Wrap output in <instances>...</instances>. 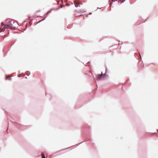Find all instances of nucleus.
I'll return each mask as SVG.
<instances>
[{
  "label": "nucleus",
  "mask_w": 158,
  "mask_h": 158,
  "mask_svg": "<svg viewBox=\"0 0 158 158\" xmlns=\"http://www.w3.org/2000/svg\"><path fill=\"white\" fill-rule=\"evenodd\" d=\"M6 28H9L11 30H15L16 29V27H13V24L11 23L10 25L6 24L5 27L2 29H1V32L4 31Z\"/></svg>",
  "instance_id": "obj_1"
},
{
  "label": "nucleus",
  "mask_w": 158,
  "mask_h": 158,
  "mask_svg": "<svg viewBox=\"0 0 158 158\" xmlns=\"http://www.w3.org/2000/svg\"><path fill=\"white\" fill-rule=\"evenodd\" d=\"M107 68H106L105 73H104L103 74H102V72H101V75L102 76V78H104L106 76V73L107 72Z\"/></svg>",
  "instance_id": "obj_2"
},
{
  "label": "nucleus",
  "mask_w": 158,
  "mask_h": 158,
  "mask_svg": "<svg viewBox=\"0 0 158 158\" xmlns=\"http://www.w3.org/2000/svg\"><path fill=\"white\" fill-rule=\"evenodd\" d=\"M96 79H102V76L101 74L98 75L96 76Z\"/></svg>",
  "instance_id": "obj_3"
},
{
  "label": "nucleus",
  "mask_w": 158,
  "mask_h": 158,
  "mask_svg": "<svg viewBox=\"0 0 158 158\" xmlns=\"http://www.w3.org/2000/svg\"><path fill=\"white\" fill-rule=\"evenodd\" d=\"M74 5H75V6L76 7H77L78 6H79V3H77V2H74Z\"/></svg>",
  "instance_id": "obj_4"
},
{
  "label": "nucleus",
  "mask_w": 158,
  "mask_h": 158,
  "mask_svg": "<svg viewBox=\"0 0 158 158\" xmlns=\"http://www.w3.org/2000/svg\"><path fill=\"white\" fill-rule=\"evenodd\" d=\"M41 158H46L44 154V153L42 154Z\"/></svg>",
  "instance_id": "obj_5"
},
{
  "label": "nucleus",
  "mask_w": 158,
  "mask_h": 158,
  "mask_svg": "<svg viewBox=\"0 0 158 158\" xmlns=\"http://www.w3.org/2000/svg\"><path fill=\"white\" fill-rule=\"evenodd\" d=\"M26 74L27 76H28L30 74V72L29 71H27L26 72Z\"/></svg>",
  "instance_id": "obj_6"
},
{
  "label": "nucleus",
  "mask_w": 158,
  "mask_h": 158,
  "mask_svg": "<svg viewBox=\"0 0 158 158\" xmlns=\"http://www.w3.org/2000/svg\"><path fill=\"white\" fill-rule=\"evenodd\" d=\"M64 7V5L60 6H59L56 9L57 10H58L59 8H63V7Z\"/></svg>",
  "instance_id": "obj_7"
},
{
  "label": "nucleus",
  "mask_w": 158,
  "mask_h": 158,
  "mask_svg": "<svg viewBox=\"0 0 158 158\" xmlns=\"http://www.w3.org/2000/svg\"><path fill=\"white\" fill-rule=\"evenodd\" d=\"M12 22L11 21H9L6 24L10 25V24Z\"/></svg>",
  "instance_id": "obj_8"
},
{
  "label": "nucleus",
  "mask_w": 158,
  "mask_h": 158,
  "mask_svg": "<svg viewBox=\"0 0 158 158\" xmlns=\"http://www.w3.org/2000/svg\"><path fill=\"white\" fill-rule=\"evenodd\" d=\"M52 10H49L47 12V13H46V14H48V13H51V12Z\"/></svg>",
  "instance_id": "obj_9"
},
{
  "label": "nucleus",
  "mask_w": 158,
  "mask_h": 158,
  "mask_svg": "<svg viewBox=\"0 0 158 158\" xmlns=\"http://www.w3.org/2000/svg\"><path fill=\"white\" fill-rule=\"evenodd\" d=\"M5 25H4L3 23H1V28L2 27V26H4Z\"/></svg>",
  "instance_id": "obj_10"
},
{
  "label": "nucleus",
  "mask_w": 158,
  "mask_h": 158,
  "mask_svg": "<svg viewBox=\"0 0 158 158\" xmlns=\"http://www.w3.org/2000/svg\"><path fill=\"white\" fill-rule=\"evenodd\" d=\"M46 17H44L43 19H42V20H40L39 21V23L41 22L42 21L44 20L45 19Z\"/></svg>",
  "instance_id": "obj_11"
},
{
  "label": "nucleus",
  "mask_w": 158,
  "mask_h": 158,
  "mask_svg": "<svg viewBox=\"0 0 158 158\" xmlns=\"http://www.w3.org/2000/svg\"><path fill=\"white\" fill-rule=\"evenodd\" d=\"M66 6H70V4H69V3H67V4H66Z\"/></svg>",
  "instance_id": "obj_12"
},
{
  "label": "nucleus",
  "mask_w": 158,
  "mask_h": 158,
  "mask_svg": "<svg viewBox=\"0 0 158 158\" xmlns=\"http://www.w3.org/2000/svg\"><path fill=\"white\" fill-rule=\"evenodd\" d=\"M139 53V55L140 57V60H141V59H142V58H141V56L140 54Z\"/></svg>",
  "instance_id": "obj_13"
},
{
  "label": "nucleus",
  "mask_w": 158,
  "mask_h": 158,
  "mask_svg": "<svg viewBox=\"0 0 158 158\" xmlns=\"http://www.w3.org/2000/svg\"><path fill=\"white\" fill-rule=\"evenodd\" d=\"M8 79V78L7 77H6V78H5V80H7Z\"/></svg>",
  "instance_id": "obj_14"
},
{
  "label": "nucleus",
  "mask_w": 158,
  "mask_h": 158,
  "mask_svg": "<svg viewBox=\"0 0 158 158\" xmlns=\"http://www.w3.org/2000/svg\"><path fill=\"white\" fill-rule=\"evenodd\" d=\"M68 148H65V149H64L62 150L61 151H62V150H66V149H68Z\"/></svg>",
  "instance_id": "obj_15"
},
{
  "label": "nucleus",
  "mask_w": 158,
  "mask_h": 158,
  "mask_svg": "<svg viewBox=\"0 0 158 158\" xmlns=\"http://www.w3.org/2000/svg\"><path fill=\"white\" fill-rule=\"evenodd\" d=\"M80 3H79V4H82V3L81 2H80V1H79Z\"/></svg>",
  "instance_id": "obj_16"
},
{
  "label": "nucleus",
  "mask_w": 158,
  "mask_h": 158,
  "mask_svg": "<svg viewBox=\"0 0 158 158\" xmlns=\"http://www.w3.org/2000/svg\"><path fill=\"white\" fill-rule=\"evenodd\" d=\"M112 2H111V3H110V6H111V5L112 4Z\"/></svg>",
  "instance_id": "obj_17"
},
{
  "label": "nucleus",
  "mask_w": 158,
  "mask_h": 158,
  "mask_svg": "<svg viewBox=\"0 0 158 158\" xmlns=\"http://www.w3.org/2000/svg\"><path fill=\"white\" fill-rule=\"evenodd\" d=\"M30 24V25H31L32 23H31V21H30L29 22Z\"/></svg>",
  "instance_id": "obj_18"
},
{
  "label": "nucleus",
  "mask_w": 158,
  "mask_h": 158,
  "mask_svg": "<svg viewBox=\"0 0 158 158\" xmlns=\"http://www.w3.org/2000/svg\"><path fill=\"white\" fill-rule=\"evenodd\" d=\"M116 1H117V0H113V2H114Z\"/></svg>",
  "instance_id": "obj_19"
},
{
  "label": "nucleus",
  "mask_w": 158,
  "mask_h": 158,
  "mask_svg": "<svg viewBox=\"0 0 158 158\" xmlns=\"http://www.w3.org/2000/svg\"><path fill=\"white\" fill-rule=\"evenodd\" d=\"M18 77H21L20 76V75H18Z\"/></svg>",
  "instance_id": "obj_20"
},
{
  "label": "nucleus",
  "mask_w": 158,
  "mask_h": 158,
  "mask_svg": "<svg viewBox=\"0 0 158 158\" xmlns=\"http://www.w3.org/2000/svg\"><path fill=\"white\" fill-rule=\"evenodd\" d=\"M40 10H37V11H36V12H40Z\"/></svg>",
  "instance_id": "obj_21"
},
{
  "label": "nucleus",
  "mask_w": 158,
  "mask_h": 158,
  "mask_svg": "<svg viewBox=\"0 0 158 158\" xmlns=\"http://www.w3.org/2000/svg\"><path fill=\"white\" fill-rule=\"evenodd\" d=\"M85 130H84V131H83V132H84V133H86V132H85Z\"/></svg>",
  "instance_id": "obj_22"
},
{
  "label": "nucleus",
  "mask_w": 158,
  "mask_h": 158,
  "mask_svg": "<svg viewBox=\"0 0 158 158\" xmlns=\"http://www.w3.org/2000/svg\"><path fill=\"white\" fill-rule=\"evenodd\" d=\"M91 14H92V13L91 12V13H89V15H91Z\"/></svg>",
  "instance_id": "obj_23"
},
{
  "label": "nucleus",
  "mask_w": 158,
  "mask_h": 158,
  "mask_svg": "<svg viewBox=\"0 0 158 158\" xmlns=\"http://www.w3.org/2000/svg\"><path fill=\"white\" fill-rule=\"evenodd\" d=\"M11 78H10L9 79V80H11Z\"/></svg>",
  "instance_id": "obj_24"
},
{
  "label": "nucleus",
  "mask_w": 158,
  "mask_h": 158,
  "mask_svg": "<svg viewBox=\"0 0 158 158\" xmlns=\"http://www.w3.org/2000/svg\"><path fill=\"white\" fill-rule=\"evenodd\" d=\"M26 28H27V27H26V28H25V29H24V30H26Z\"/></svg>",
  "instance_id": "obj_25"
},
{
  "label": "nucleus",
  "mask_w": 158,
  "mask_h": 158,
  "mask_svg": "<svg viewBox=\"0 0 158 158\" xmlns=\"http://www.w3.org/2000/svg\"><path fill=\"white\" fill-rule=\"evenodd\" d=\"M101 8H99V7H98V8H97V9H101Z\"/></svg>",
  "instance_id": "obj_26"
},
{
  "label": "nucleus",
  "mask_w": 158,
  "mask_h": 158,
  "mask_svg": "<svg viewBox=\"0 0 158 158\" xmlns=\"http://www.w3.org/2000/svg\"><path fill=\"white\" fill-rule=\"evenodd\" d=\"M110 2V0H109V2Z\"/></svg>",
  "instance_id": "obj_27"
},
{
  "label": "nucleus",
  "mask_w": 158,
  "mask_h": 158,
  "mask_svg": "<svg viewBox=\"0 0 158 158\" xmlns=\"http://www.w3.org/2000/svg\"><path fill=\"white\" fill-rule=\"evenodd\" d=\"M25 78L27 79V77H25Z\"/></svg>",
  "instance_id": "obj_28"
},
{
  "label": "nucleus",
  "mask_w": 158,
  "mask_h": 158,
  "mask_svg": "<svg viewBox=\"0 0 158 158\" xmlns=\"http://www.w3.org/2000/svg\"><path fill=\"white\" fill-rule=\"evenodd\" d=\"M85 65H87V64H85Z\"/></svg>",
  "instance_id": "obj_29"
},
{
  "label": "nucleus",
  "mask_w": 158,
  "mask_h": 158,
  "mask_svg": "<svg viewBox=\"0 0 158 158\" xmlns=\"http://www.w3.org/2000/svg\"><path fill=\"white\" fill-rule=\"evenodd\" d=\"M85 65H87V64H85Z\"/></svg>",
  "instance_id": "obj_30"
}]
</instances>
